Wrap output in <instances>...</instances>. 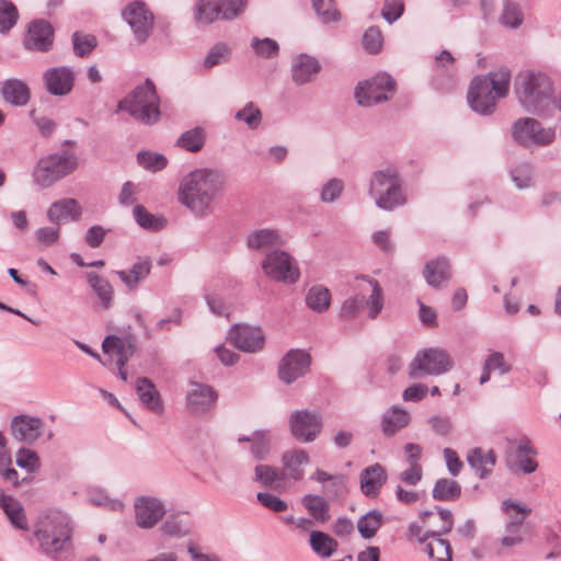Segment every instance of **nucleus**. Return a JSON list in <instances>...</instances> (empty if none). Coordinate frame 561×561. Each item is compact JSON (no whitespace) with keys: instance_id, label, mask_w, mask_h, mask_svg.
Listing matches in <instances>:
<instances>
[{"instance_id":"37998d69","label":"nucleus","mask_w":561,"mask_h":561,"mask_svg":"<svg viewBox=\"0 0 561 561\" xmlns=\"http://www.w3.org/2000/svg\"><path fill=\"white\" fill-rule=\"evenodd\" d=\"M206 131L203 127H194L184 131L176 140V145L190 152H198L205 144Z\"/></svg>"},{"instance_id":"aec40b11","label":"nucleus","mask_w":561,"mask_h":561,"mask_svg":"<svg viewBox=\"0 0 561 561\" xmlns=\"http://www.w3.org/2000/svg\"><path fill=\"white\" fill-rule=\"evenodd\" d=\"M54 30L49 22L36 20L28 26L24 46L28 50L48 51L53 46Z\"/></svg>"},{"instance_id":"cd10ccee","label":"nucleus","mask_w":561,"mask_h":561,"mask_svg":"<svg viewBox=\"0 0 561 561\" xmlns=\"http://www.w3.org/2000/svg\"><path fill=\"white\" fill-rule=\"evenodd\" d=\"M0 93L2 99L13 106H24L31 100V90L26 82L10 78L2 82Z\"/></svg>"},{"instance_id":"c756f323","label":"nucleus","mask_w":561,"mask_h":561,"mask_svg":"<svg viewBox=\"0 0 561 561\" xmlns=\"http://www.w3.org/2000/svg\"><path fill=\"white\" fill-rule=\"evenodd\" d=\"M136 391L140 402L148 410L157 414L163 413L164 407L160 393L150 379L146 377L138 378L136 382Z\"/></svg>"},{"instance_id":"20e7f679","label":"nucleus","mask_w":561,"mask_h":561,"mask_svg":"<svg viewBox=\"0 0 561 561\" xmlns=\"http://www.w3.org/2000/svg\"><path fill=\"white\" fill-rule=\"evenodd\" d=\"M511 77V70L506 67H501L485 76L474 77L467 95L472 111L481 115L493 114L497 100L508 94Z\"/></svg>"},{"instance_id":"58836bf2","label":"nucleus","mask_w":561,"mask_h":561,"mask_svg":"<svg viewBox=\"0 0 561 561\" xmlns=\"http://www.w3.org/2000/svg\"><path fill=\"white\" fill-rule=\"evenodd\" d=\"M461 495V485L451 479H438L432 490V496L437 501L454 502Z\"/></svg>"},{"instance_id":"7ed1b4c3","label":"nucleus","mask_w":561,"mask_h":561,"mask_svg":"<svg viewBox=\"0 0 561 561\" xmlns=\"http://www.w3.org/2000/svg\"><path fill=\"white\" fill-rule=\"evenodd\" d=\"M515 93L523 108L531 114L548 117L553 112V84L541 71L520 72L515 81Z\"/></svg>"},{"instance_id":"603ef678","label":"nucleus","mask_w":561,"mask_h":561,"mask_svg":"<svg viewBox=\"0 0 561 561\" xmlns=\"http://www.w3.org/2000/svg\"><path fill=\"white\" fill-rule=\"evenodd\" d=\"M16 7L9 0H0V32L5 33L18 22Z\"/></svg>"},{"instance_id":"a18cd8bd","label":"nucleus","mask_w":561,"mask_h":561,"mask_svg":"<svg viewBox=\"0 0 561 561\" xmlns=\"http://www.w3.org/2000/svg\"><path fill=\"white\" fill-rule=\"evenodd\" d=\"M524 21V15L518 3L505 1L500 16V23L508 28H518Z\"/></svg>"},{"instance_id":"4be33fe9","label":"nucleus","mask_w":561,"mask_h":561,"mask_svg":"<svg viewBox=\"0 0 561 561\" xmlns=\"http://www.w3.org/2000/svg\"><path fill=\"white\" fill-rule=\"evenodd\" d=\"M136 347V339L133 335H108L102 343V350L105 354L115 355L117 357L116 365L125 366L129 358L134 355Z\"/></svg>"},{"instance_id":"6ab92c4d","label":"nucleus","mask_w":561,"mask_h":561,"mask_svg":"<svg viewBox=\"0 0 561 561\" xmlns=\"http://www.w3.org/2000/svg\"><path fill=\"white\" fill-rule=\"evenodd\" d=\"M536 451L528 439H520L512 444L506 453V465L511 471L520 470L524 473H533L537 470L538 463L530 456Z\"/></svg>"},{"instance_id":"e2e57ef3","label":"nucleus","mask_w":561,"mask_h":561,"mask_svg":"<svg viewBox=\"0 0 561 561\" xmlns=\"http://www.w3.org/2000/svg\"><path fill=\"white\" fill-rule=\"evenodd\" d=\"M312 7L317 15L324 23L340 20V13L335 8L334 0H312Z\"/></svg>"},{"instance_id":"423d86ee","label":"nucleus","mask_w":561,"mask_h":561,"mask_svg":"<svg viewBox=\"0 0 561 561\" xmlns=\"http://www.w3.org/2000/svg\"><path fill=\"white\" fill-rule=\"evenodd\" d=\"M369 195L378 208L387 211L405 204L401 179L393 169L378 170L373 173Z\"/></svg>"},{"instance_id":"4d7b16f0","label":"nucleus","mask_w":561,"mask_h":561,"mask_svg":"<svg viewBox=\"0 0 561 561\" xmlns=\"http://www.w3.org/2000/svg\"><path fill=\"white\" fill-rule=\"evenodd\" d=\"M344 191V182L333 178L325 182L320 190V199L324 204L336 202Z\"/></svg>"},{"instance_id":"7c9ffc66","label":"nucleus","mask_w":561,"mask_h":561,"mask_svg":"<svg viewBox=\"0 0 561 561\" xmlns=\"http://www.w3.org/2000/svg\"><path fill=\"white\" fill-rule=\"evenodd\" d=\"M310 461L309 455L304 449H296L287 451L283 455L285 478L289 477L294 481H299L304 477V466Z\"/></svg>"},{"instance_id":"49530a36","label":"nucleus","mask_w":561,"mask_h":561,"mask_svg":"<svg viewBox=\"0 0 561 561\" xmlns=\"http://www.w3.org/2000/svg\"><path fill=\"white\" fill-rule=\"evenodd\" d=\"M221 19V11H219L216 2L211 4L204 0H199L195 5L194 20L197 24H211Z\"/></svg>"},{"instance_id":"473e14b6","label":"nucleus","mask_w":561,"mask_h":561,"mask_svg":"<svg viewBox=\"0 0 561 561\" xmlns=\"http://www.w3.org/2000/svg\"><path fill=\"white\" fill-rule=\"evenodd\" d=\"M0 507L13 527L21 530L28 528L22 504L13 496L4 494L2 490H0Z\"/></svg>"},{"instance_id":"338daca9","label":"nucleus","mask_w":561,"mask_h":561,"mask_svg":"<svg viewBox=\"0 0 561 561\" xmlns=\"http://www.w3.org/2000/svg\"><path fill=\"white\" fill-rule=\"evenodd\" d=\"M383 36L378 26H370L363 35V46L369 54H377L381 50Z\"/></svg>"},{"instance_id":"f3484780","label":"nucleus","mask_w":561,"mask_h":561,"mask_svg":"<svg viewBox=\"0 0 561 561\" xmlns=\"http://www.w3.org/2000/svg\"><path fill=\"white\" fill-rule=\"evenodd\" d=\"M310 355L302 350L288 351L278 365L279 379L289 385L302 377L310 367Z\"/></svg>"},{"instance_id":"9d476101","label":"nucleus","mask_w":561,"mask_h":561,"mask_svg":"<svg viewBox=\"0 0 561 561\" xmlns=\"http://www.w3.org/2000/svg\"><path fill=\"white\" fill-rule=\"evenodd\" d=\"M262 270L273 280L295 284L300 272L296 260L283 250L270 251L262 261Z\"/></svg>"},{"instance_id":"79ce46f5","label":"nucleus","mask_w":561,"mask_h":561,"mask_svg":"<svg viewBox=\"0 0 561 561\" xmlns=\"http://www.w3.org/2000/svg\"><path fill=\"white\" fill-rule=\"evenodd\" d=\"M306 304L314 312H324L330 307L331 293L322 285L312 286L307 293Z\"/></svg>"},{"instance_id":"09e8293b","label":"nucleus","mask_w":561,"mask_h":561,"mask_svg":"<svg viewBox=\"0 0 561 561\" xmlns=\"http://www.w3.org/2000/svg\"><path fill=\"white\" fill-rule=\"evenodd\" d=\"M133 215L137 224L148 230H159L163 228L165 219L163 217H157L147 211L142 205H136L133 209Z\"/></svg>"},{"instance_id":"c03bdc74","label":"nucleus","mask_w":561,"mask_h":561,"mask_svg":"<svg viewBox=\"0 0 561 561\" xmlns=\"http://www.w3.org/2000/svg\"><path fill=\"white\" fill-rule=\"evenodd\" d=\"M443 535L433 536L426 543L425 551L430 559L435 561H453L450 543L442 538Z\"/></svg>"},{"instance_id":"3c124183","label":"nucleus","mask_w":561,"mask_h":561,"mask_svg":"<svg viewBox=\"0 0 561 561\" xmlns=\"http://www.w3.org/2000/svg\"><path fill=\"white\" fill-rule=\"evenodd\" d=\"M230 57V47L225 43H217L210 48L207 56L205 57L204 67L209 69L215 66L228 62Z\"/></svg>"},{"instance_id":"c85d7f7f","label":"nucleus","mask_w":561,"mask_h":561,"mask_svg":"<svg viewBox=\"0 0 561 561\" xmlns=\"http://www.w3.org/2000/svg\"><path fill=\"white\" fill-rule=\"evenodd\" d=\"M362 492L369 497H376L381 486L387 481V473L379 463H374L365 468L359 474Z\"/></svg>"},{"instance_id":"f257e3e1","label":"nucleus","mask_w":561,"mask_h":561,"mask_svg":"<svg viewBox=\"0 0 561 561\" xmlns=\"http://www.w3.org/2000/svg\"><path fill=\"white\" fill-rule=\"evenodd\" d=\"M225 185L226 175L222 171L210 168L195 169L181 180L178 198L194 215L204 217Z\"/></svg>"},{"instance_id":"9b49d317","label":"nucleus","mask_w":561,"mask_h":561,"mask_svg":"<svg viewBox=\"0 0 561 561\" xmlns=\"http://www.w3.org/2000/svg\"><path fill=\"white\" fill-rule=\"evenodd\" d=\"M291 436L301 443H312L320 435L323 427L322 415L316 410H295L288 419Z\"/></svg>"},{"instance_id":"0e129e2a","label":"nucleus","mask_w":561,"mask_h":561,"mask_svg":"<svg viewBox=\"0 0 561 561\" xmlns=\"http://www.w3.org/2000/svg\"><path fill=\"white\" fill-rule=\"evenodd\" d=\"M88 500L91 504L103 506L111 511L121 512L124 503L119 500L110 499L102 490L91 489L88 493Z\"/></svg>"},{"instance_id":"ddd939ff","label":"nucleus","mask_w":561,"mask_h":561,"mask_svg":"<svg viewBox=\"0 0 561 561\" xmlns=\"http://www.w3.org/2000/svg\"><path fill=\"white\" fill-rule=\"evenodd\" d=\"M396 82L387 73H379L359 82L355 89V99L360 106H373L375 104L389 100V94L393 93Z\"/></svg>"},{"instance_id":"bb28decb","label":"nucleus","mask_w":561,"mask_h":561,"mask_svg":"<svg viewBox=\"0 0 561 561\" xmlns=\"http://www.w3.org/2000/svg\"><path fill=\"white\" fill-rule=\"evenodd\" d=\"M496 460L497 457L493 449L476 447L470 449L467 454L468 465L480 479H485L491 476Z\"/></svg>"},{"instance_id":"13d9d810","label":"nucleus","mask_w":561,"mask_h":561,"mask_svg":"<svg viewBox=\"0 0 561 561\" xmlns=\"http://www.w3.org/2000/svg\"><path fill=\"white\" fill-rule=\"evenodd\" d=\"M254 472H255L254 480L266 488L273 486L276 481L285 478L284 472H280L277 469H275L268 465L256 466L254 469Z\"/></svg>"},{"instance_id":"393cba45","label":"nucleus","mask_w":561,"mask_h":561,"mask_svg":"<svg viewBox=\"0 0 561 561\" xmlns=\"http://www.w3.org/2000/svg\"><path fill=\"white\" fill-rule=\"evenodd\" d=\"M152 261L148 256H137L127 270L116 271V275L128 290H136L150 275Z\"/></svg>"},{"instance_id":"69168bd1","label":"nucleus","mask_w":561,"mask_h":561,"mask_svg":"<svg viewBox=\"0 0 561 561\" xmlns=\"http://www.w3.org/2000/svg\"><path fill=\"white\" fill-rule=\"evenodd\" d=\"M221 11V20H233L239 16L247 7V0H214Z\"/></svg>"},{"instance_id":"2eb2a0df","label":"nucleus","mask_w":561,"mask_h":561,"mask_svg":"<svg viewBox=\"0 0 561 561\" xmlns=\"http://www.w3.org/2000/svg\"><path fill=\"white\" fill-rule=\"evenodd\" d=\"M135 523L139 528L151 529L165 515V504L154 496H138L134 503Z\"/></svg>"},{"instance_id":"052dcab7","label":"nucleus","mask_w":561,"mask_h":561,"mask_svg":"<svg viewBox=\"0 0 561 561\" xmlns=\"http://www.w3.org/2000/svg\"><path fill=\"white\" fill-rule=\"evenodd\" d=\"M234 118L245 123L250 129H256L262 122V114L259 107L252 102H249L243 108L236 113Z\"/></svg>"},{"instance_id":"f8f14e48","label":"nucleus","mask_w":561,"mask_h":561,"mask_svg":"<svg viewBox=\"0 0 561 561\" xmlns=\"http://www.w3.org/2000/svg\"><path fill=\"white\" fill-rule=\"evenodd\" d=\"M453 367V362L446 351L440 348H426L417 352L409 365V374L413 378L420 374L438 376L447 373Z\"/></svg>"},{"instance_id":"f704fd0d","label":"nucleus","mask_w":561,"mask_h":561,"mask_svg":"<svg viewBox=\"0 0 561 561\" xmlns=\"http://www.w3.org/2000/svg\"><path fill=\"white\" fill-rule=\"evenodd\" d=\"M239 443H251L250 453L256 460L264 459L271 450L272 437L270 431H255L251 436H240Z\"/></svg>"},{"instance_id":"c9c22d12","label":"nucleus","mask_w":561,"mask_h":561,"mask_svg":"<svg viewBox=\"0 0 561 561\" xmlns=\"http://www.w3.org/2000/svg\"><path fill=\"white\" fill-rule=\"evenodd\" d=\"M283 243L282 236L274 229H260L247 238V245L252 250H265Z\"/></svg>"},{"instance_id":"f03ea898","label":"nucleus","mask_w":561,"mask_h":561,"mask_svg":"<svg viewBox=\"0 0 561 561\" xmlns=\"http://www.w3.org/2000/svg\"><path fill=\"white\" fill-rule=\"evenodd\" d=\"M34 536L41 549L55 561H69L72 550V525L62 512H49L37 523Z\"/></svg>"},{"instance_id":"a19ab883","label":"nucleus","mask_w":561,"mask_h":561,"mask_svg":"<svg viewBox=\"0 0 561 561\" xmlns=\"http://www.w3.org/2000/svg\"><path fill=\"white\" fill-rule=\"evenodd\" d=\"M310 547L321 558H330L337 549V542L330 535L313 530L310 534Z\"/></svg>"},{"instance_id":"a878e982","label":"nucleus","mask_w":561,"mask_h":561,"mask_svg":"<svg viewBox=\"0 0 561 561\" xmlns=\"http://www.w3.org/2000/svg\"><path fill=\"white\" fill-rule=\"evenodd\" d=\"M82 216V207L75 198H61L54 202L47 209L46 217L51 224L62 220L78 221Z\"/></svg>"},{"instance_id":"6e6d98bb","label":"nucleus","mask_w":561,"mask_h":561,"mask_svg":"<svg viewBox=\"0 0 561 561\" xmlns=\"http://www.w3.org/2000/svg\"><path fill=\"white\" fill-rule=\"evenodd\" d=\"M503 511L510 515L507 523H518V528L522 529L525 518L531 513V510L520 503L512 500H505L502 503Z\"/></svg>"},{"instance_id":"5fc2aeb1","label":"nucleus","mask_w":561,"mask_h":561,"mask_svg":"<svg viewBox=\"0 0 561 561\" xmlns=\"http://www.w3.org/2000/svg\"><path fill=\"white\" fill-rule=\"evenodd\" d=\"M137 160L144 169L151 172L163 170L168 164V160L163 154L151 151L138 152Z\"/></svg>"},{"instance_id":"2f4dec72","label":"nucleus","mask_w":561,"mask_h":561,"mask_svg":"<svg viewBox=\"0 0 561 561\" xmlns=\"http://www.w3.org/2000/svg\"><path fill=\"white\" fill-rule=\"evenodd\" d=\"M450 266L445 257L428 261L423 270L426 283L434 288H439L450 278Z\"/></svg>"},{"instance_id":"de8ad7c7","label":"nucleus","mask_w":561,"mask_h":561,"mask_svg":"<svg viewBox=\"0 0 561 561\" xmlns=\"http://www.w3.org/2000/svg\"><path fill=\"white\" fill-rule=\"evenodd\" d=\"M161 530L169 537L182 538L190 535L191 527L180 515H170L162 524Z\"/></svg>"},{"instance_id":"ea45409f","label":"nucleus","mask_w":561,"mask_h":561,"mask_svg":"<svg viewBox=\"0 0 561 561\" xmlns=\"http://www.w3.org/2000/svg\"><path fill=\"white\" fill-rule=\"evenodd\" d=\"M383 523V515L377 510H371L357 520L356 527L362 538H373Z\"/></svg>"},{"instance_id":"0eeeda50","label":"nucleus","mask_w":561,"mask_h":561,"mask_svg":"<svg viewBox=\"0 0 561 561\" xmlns=\"http://www.w3.org/2000/svg\"><path fill=\"white\" fill-rule=\"evenodd\" d=\"M78 159L73 151L64 150L42 158L33 172L34 182L42 187H49L55 182L73 172Z\"/></svg>"},{"instance_id":"774afa93","label":"nucleus","mask_w":561,"mask_h":561,"mask_svg":"<svg viewBox=\"0 0 561 561\" xmlns=\"http://www.w3.org/2000/svg\"><path fill=\"white\" fill-rule=\"evenodd\" d=\"M15 463L21 469L33 473L39 469V458L37 454L27 448H20L15 455Z\"/></svg>"},{"instance_id":"e433bc0d","label":"nucleus","mask_w":561,"mask_h":561,"mask_svg":"<svg viewBox=\"0 0 561 561\" xmlns=\"http://www.w3.org/2000/svg\"><path fill=\"white\" fill-rule=\"evenodd\" d=\"M301 504L308 511L310 516L318 523L324 524L330 519V504L321 495L306 494L301 499Z\"/></svg>"},{"instance_id":"6e6552de","label":"nucleus","mask_w":561,"mask_h":561,"mask_svg":"<svg viewBox=\"0 0 561 561\" xmlns=\"http://www.w3.org/2000/svg\"><path fill=\"white\" fill-rule=\"evenodd\" d=\"M512 137L523 147H545L554 141L556 127L546 128L533 117H523L513 124Z\"/></svg>"},{"instance_id":"5701e85b","label":"nucleus","mask_w":561,"mask_h":561,"mask_svg":"<svg viewBox=\"0 0 561 561\" xmlns=\"http://www.w3.org/2000/svg\"><path fill=\"white\" fill-rule=\"evenodd\" d=\"M191 387L186 394V403L192 413H204L215 405L217 393L213 387L198 382H192Z\"/></svg>"},{"instance_id":"412c9836","label":"nucleus","mask_w":561,"mask_h":561,"mask_svg":"<svg viewBox=\"0 0 561 561\" xmlns=\"http://www.w3.org/2000/svg\"><path fill=\"white\" fill-rule=\"evenodd\" d=\"M321 70L319 60L307 54H299L291 60V79L297 85L313 81Z\"/></svg>"},{"instance_id":"b1692460","label":"nucleus","mask_w":561,"mask_h":561,"mask_svg":"<svg viewBox=\"0 0 561 561\" xmlns=\"http://www.w3.org/2000/svg\"><path fill=\"white\" fill-rule=\"evenodd\" d=\"M42 426L39 417L18 415L11 421V434L19 442L32 444L39 438Z\"/></svg>"},{"instance_id":"680f3d73","label":"nucleus","mask_w":561,"mask_h":561,"mask_svg":"<svg viewBox=\"0 0 561 561\" xmlns=\"http://www.w3.org/2000/svg\"><path fill=\"white\" fill-rule=\"evenodd\" d=\"M73 51L78 57H85L96 46V38L94 35L75 32L72 35Z\"/></svg>"},{"instance_id":"72a5a7b5","label":"nucleus","mask_w":561,"mask_h":561,"mask_svg":"<svg viewBox=\"0 0 561 561\" xmlns=\"http://www.w3.org/2000/svg\"><path fill=\"white\" fill-rule=\"evenodd\" d=\"M409 422L410 414L404 409L392 407L382 416V433L388 437L393 436L398 431L405 427Z\"/></svg>"},{"instance_id":"8fccbe9b","label":"nucleus","mask_w":561,"mask_h":561,"mask_svg":"<svg viewBox=\"0 0 561 561\" xmlns=\"http://www.w3.org/2000/svg\"><path fill=\"white\" fill-rule=\"evenodd\" d=\"M367 283L371 288V294L367 300L365 299V304L368 309V317L375 319L383 308L382 289L375 279H367Z\"/></svg>"},{"instance_id":"a211bd4d","label":"nucleus","mask_w":561,"mask_h":561,"mask_svg":"<svg viewBox=\"0 0 561 561\" xmlns=\"http://www.w3.org/2000/svg\"><path fill=\"white\" fill-rule=\"evenodd\" d=\"M229 340L240 351L255 353L263 350L265 336L261 327L237 324L229 332Z\"/></svg>"},{"instance_id":"864d4df0","label":"nucleus","mask_w":561,"mask_h":561,"mask_svg":"<svg viewBox=\"0 0 561 561\" xmlns=\"http://www.w3.org/2000/svg\"><path fill=\"white\" fill-rule=\"evenodd\" d=\"M251 48L253 49L254 54L262 58H273L277 56L279 51V45L276 41L265 37V38H259L253 37L251 39Z\"/></svg>"},{"instance_id":"dca6fc26","label":"nucleus","mask_w":561,"mask_h":561,"mask_svg":"<svg viewBox=\"0 0 561 561\" xmlns=\"http://www.w3.org/2000/svg\"><path fill=\"white\" fill-rule=\"evenodd\" d=\"M46 92L53 96H66L75 87L76 75L69 66L48 68L42 76Z\"/></svg>"},{"instance_id":"bf43d9fd","label":"nucleus","mask_w":561,"mask_h":561,"mask_svg":"<svg viewBox=\"0 0 561 561\" xmlns=\"http://www.w3.org/2000/svg\"><path fill=\"white\" fill-rule=\"evenodd\" d=\"M518 523H506L504 527V535L499 540L502 549H510L523 543L524 537L522 529L518 528Z\"/></svg>"},{"instance_id":"4c0bfd02","label":"nucleus","mask_w":561,"mask_h":561,"mask_svg":"<svg viewBox=\"0 0 561 561\" xmlns=\"http://www.w3.org/2000/svg\"><path fill=\"white\" fill-rule=\"evenodd\" d=\"M87 280L100 299L102 307L104 309H110L114 299V290L110 282L101 277L95 272L87 273Z\"/></svg>"},{"instance_id":"4468645a","label":"nucleus","mask_w":561,"mask_h":561,"mask_svg":"<svg viewBox=\"0 0 561 561\" xmlns=\"http://www.w3.org/2000/svg\"><path fill=\"white\" fill-rule=\"evenodd\" d=\"M124 21L129 25L136 41L145 43L151 34L154 23L152 12L142 1L129 3L122 12Z\"/></svg>"},{"instance_id":"1a4fd4ad","label":"nucleus","mask_w":561,"mask_h":561,"mask_svg":"<svg viewBox=\"0 0 561 561\" xmlns=\"http://www.w3.org/2000/svg\"><path fill=\"white\" fill-rule=\"evenodd\" d=\"M433 511H424L420 514L421 524L410 523L407 537L409 540H416L419 543H426L436 535H446L450 533L454 526L453 513L446 508L438 510V518L442 520L437 528L432 527Z\"/></svg>"},{"instance_id":"39448f33","label":"nucleus","mask_w":561,"mask_h":561,"mask_svg":"<svg viewBox=\"0 0 561 561\" xmlns=\"http://www.w3.org/2000/svg\"><path fill=\"white\" fill-rule=\"evenodd\" d=\"M117 108L128 113L136 122L151 126L161 117L160 98L150 79L137 85L130 93L123 98Z\"/></svg>"}]
</instances>
